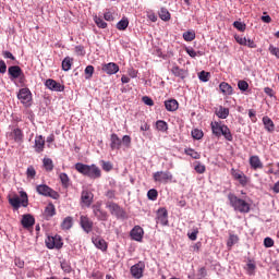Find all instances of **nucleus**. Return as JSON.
Returning <instances> with one entry per match:
<instances>
[{
	"label": "nucleus",
	"instance_id": "nucleus-20",
	"mask_svg": "<svg viewBox=\"0 0 279 279\" xmlns=\"http://www.w3.org/2000/svg\"><path fill=\"white\" fill-rule=\"evenodd\" d=\"M171 73L173 74L174 77H180V80H186L189 75L187 70L180 69V66L175 64L171 68Z\"/></svg>",
	"mask_w": 279,
	"mask_h": 279
},
{
	"label": "nucleus",
	"instance_id": "nucleus-50",
	"mask_svg": "<svg viewBox=\"0 0 279 279\" xmlns=\"http://www.w3.org/2000/svg\"><path fill=\"white\" fill-rule=\"evenodd\" d=\"M194 170L196 171V173H206V166L202 165V162L199 161H196Z\"/></svg>",
	"mask_w": 279,
	"mask_h": 279
},
{
	"label": "nucleus",
	"instance_id": "nucleus-57",
	"mask_svg": "<svg viewBox=\"0 0 279 279\" xmlns=\"http://www.w3.org/2000/svg\"><path fill=\"white\" fill-rule=\"evenodd\" d=\"M185 51H186V53L189 54L190 58H197V53L199 56H202L201 52L195 51V49H193V48H186Z\"/></svg>",
	"mask_w": 279,
	"mask_h": 279
},
{
	"label": "nucleus",
	"instance_id": "nucleus-64",
	"mask_svg": "<svg viewBox=\"0 0 279 279\" xmlns=\"http://www.w3.org/2000/svg\"><path fill=\"white\" fill-rule=\"evenodd\" d=\"M8 71V65L5 64V61L0 60V73H5Z\"/></svg>",
	"mask_w": 279,
	"mask_h": 279
},
{
	"label": "nucleus",
	"instance_id": "nucleus-47",
	"mask_svg": "<svg viewBox=\"0 0 279 279\" xmlns=\"http://www.w3.org/2000/svg\"><path fill=\"white\" fill-rule=\"evenodd\" d=\"M246 270L248 276H254V271H256V264L252 263V260H248L246 264Z\"/></svg>",
	"mask_w": 279,
	"mask_h": 279
},
{
	"label": "nucleus",
	"instance_id": "nucleus-18",
	"mask_svg": "<svg viewBox=\"0 0 279 279\" xmlns=\"http://www.w3.org/2000/svg\"><path fill=\"white\" fill-rule=\"evenodd\" d=\"M107 208L110 210L111 215H114L116 217H123L124 215L123 208L117 203H107Z\"/></svg>",
	"mask_w": 279,
	"mask_h": 279
},
{
	"label": "nucleus",
	"instance_id": "nucleus-42",
	"mask_svg": "<svg viewBox=\"0 0 279 279\" xmlns=\"http://www.w3.org/2000/svg\"><path fill=\"white\" fill-rule=\"evenodd\" d=\"M195 38V33L193 31H187L183 33V39L186 43H193V39Z\"/></svg>",
	"mask_w": 279,
	"mask_h": 279
},
{
	"label": "nucleus",
	"instance_id": "nucleus-46",
	"mask_svg": "<svg viewBox=\"0 0 279 279\" xmlns=\"http://www.w3.org/2000/svg\"><path fill=\"white\" fill-rule=\"evenodd\" d=\"M233 27L235 29H238V32H245V29H247V25H245V23L239 22V21H235L233 23Z\"/></svg>",
	"mask_w": 279,
	"mask_h": 279
},
{
	"label": "nucleus",
	"instance_id": "nucleus-40",
	"mask_svg": "<svg viewBox=\"0 0 279 279\" xmlns=\"http://www.w3.org/2000/svg\"><path fill=\"white\" fill-rule=\"evenodd\" d=\"M94 21H95L97 27H99L100 29H106V27H108V23H106L104 21V19H101L97 15L94 16Z\"/></svg>",
	"mask_w": 279,
	"mask_h": 279
},
{
	"label": "nucleus",
	"instance_id": "nucleus-4",
	"mask_svg": "<svg viewBox=\"0 0 279 279\" xmlns=\"http://www.w3.org/2000/svg\"><path fill=\"white\" fill-rule=\"evenodd\" d=\"M153 180L158 184H169L173 182V174L171 171H157L153 174Z\"/></svg>",
	"mask_w": 279,
	"mask_h": 279
},
{
	"label": "nucleus",
	"instance_id": "nucleus-14",
	"mask_svg": "<svg viewBox=\"0 0 279 279\" xmlns=\"http://www.w3.org/2000/svg\"><path fill=\"white\" fill-rule=\"evenodd\" d=\"M45 86H47L49 90H54V93H64V85L53 78L46 80Z\"/></svg>",
	"mask_w": 279,
	"mask_h": 279
},
{
	"label": "nucleus",
	"instance_id": "nucleus-63",
	"mask_svg": "<svg viewBox=\"0 0 279 279\" xmlns=\"http://www.w3.org/2000/svg\"><path fill=\"white\" fill-rule=\"evenodd\" d=\"M2 54H3V58H7L9 60H16V57H14V54H12V52L8 50L3 51Z\"/></svg>",
	"mask_w": 279,
	"mask_h": 279
},
{
	"label": "nucleus",
	"instance_id": "nucleus-26",
	"mask_svg": "<svg viewBox=\"0 0 279 279\" xmlns=\"http://www.w3.org/2000/svg\"><path fill=\"white\" fill-rule=\"evenodd\" d=\"M165 107L168 112H175L180 108V104L175 99H169L165 101Z\"/></svg>",
	"mask_w": 279,
	"mask_h": 279
},
{
	"label": "nucleus",
	"instance_id": "nucleus-27",
	"mask_svg": "<svg viewBox=\"0 0 279 279\" xmlns=\"http://www.w3.org/2000/svg\"><path fill=\"white\" fill-rule=\"evenodd\" d=\"M56 215V206L53 204H48L44 210V216L46 219H51Z\"/></svg>",
	"mask_w": 279,
	"mask_h": 279
},
{
	"label": "nucleus",
	"instance_id": "nucleus-37",
	"mask_svg": "<svg viewBox=\"0 0 279 279\" xmlns=\"http://www.w3.org/2000/svg\"><path fill=\"white\" fill-rule=\"evenodd\" d=\"M43 163L46 171H53V160L51 158H44Z\"/></svg>",
	"mask_w": 279,
	"mask_h": 279
},
{
	"label": "nucleus",
	"instance_id": "nucleus-52",
	"mask_svg": "<svg viewBox=\"0 0 279 279\" xmlns=\"http://www.w3.org/2000/svg\"><path fill=\"white\" fill-rule=\"evenodd\" d=\"M26 175L27 178H31V180H34V178H36V169L34 168V166H29L27 168Z\"/></svg>",
	"mask_w": 279,
	"mask_h": 279
},
{
	"label": "nucleus",
	"instance_id": "nucleus-44",
	"mask_svg": "<svg viewBox=\"0 0 279 279\" xmlns=\"http://www.w3.org/2000/svg\"><path fill=\"white\" fill-rule=\"evenodd\" d=\"M147 197L150 202H156L158 199V190L151 189L147 192Z\"/></svg>",
	"mask_w": 279,
	"mask_h": 279
},
{
	"label": "nucleus",
	"instance_id": "nucleus-54",
	"mask_svg": "<svg viewBox=\"0 0 279 279\" xmlns=\"http://www.w3.org/2000/svg\"><path fill=\"white\" fill-rule=\"evenodd\" d=\"M209 77H210V73L206 71H202L198 74V80H201V82H208Z\"/></svg>",
	"mask_w": 279,
	"mask_h": 279
},
{
	"label": "nucleus",
	"instance_id": "nucleus-11",
	"mask_svg": "<svg viewBox=\"0 0 279 279\" xmlns=\"http://www.w3.org/2000/svg\"><path fill=\"white\" fill-rule=\"evenodd\" d=\"M144 272H145V262H138L137 264L131 267V276L135 279L143 278Z\"/></svg>",
	"mask_w": 279,
	"mask_h": 279
},
{
	"label": "nucleus",
	"instance_id": "nucleus-25",
	"mask_svg": "<svg viewBox=\"0 0 279 279\" xmlns=\"http://www.w3.org/2000/svg\"><path fill=\"white\" fill-rule=\"evenodd\" d=\"M34 147H35V151H37V154L45 151V137H43V135L35 137V146Z\"/></svg>",
	"mask_w": 279,
	"mask_h": 279
},
{
	"label": "nucleus",
	"instance_id": "nucleus-3",
	"mask_svg": "<svg viewBox=\"0 0 279 279\" xmlns=\"http://www.w3.org/2000/svg\"><path fill=\"white\" fill-rule=\"evenodd\" d=\"M92 210L97 221H108L109 215L108 211L104 210L101 201H98L92 205Z\"/></svg>",
	"mask_w": 279,
	"mask_h": 279
},
{
	"label": "nucleus",
	"instance_id": "nucleus-21",
	"mask_svg": "<svg viewBox=\"0 0 279 279\" xmlns=\"http://www.w3.org/2000/svg\"><path fill=\"white\" fill-rule=\"evenodd\" d=\"M210 126H211V132L214 136H217V138H220L221 132L223 131V128H226V124L215 121L210 123Z\"/></svg>",
	"mask_w": 279,
	"mask_h": 279
},
{
	"label": "nucleus",
	"instance_id": "nucleus-60",
	"mask_svg": "<svg viewBox=\"0 0 279 279\" xmlns=\"http://www.w3.org/2000/svg\"><path fill=\"white\" fill-rule=\"evenodd\" d=\"M264 245H265V247H274V239L265 238L264 239Z\"/></svg>",
	"mask_w": 279,
	"mask_h": 279
},
{
	"label": "nucleus",
	"instance_id": "nucleus-62",
	"mask_svg": "<svg viewBox=\"0 0 279 279\" xmlns=\"http://www.w3.org/2000/svg\"><path fill=\"white\" fill-rule=\"evenodd\" d=\"M15 266L19 267L20 269H23L25 267V262H23L21 258L16 257L14 259Z\"/></svg>",
	"mask_w": 279,
	"mask_h": 279
},
{
	"label": "nucleus",
	"instance_id": "nucleus-13",
	"mask_svg": "<svg viewBox=\"0 0 279 279\" xmlns=\"http://www.w3.org/2000/svg\"><path fill=\"white\" fill-rule=\"evenodd\" d=\"M80 225L81 228H83L84 232H86V234H90V232H93V227L95 226V223L88 218V216H81Z\"/></svg>",
	"mask_w": 279,
	"mask_h": 279
},
{
	"label": "nucleus",
	"instance_id": "nucleus-31",
	"mask_svg": "<svg viewBox=\"0 0 279 279\" xmlns=\"http://www.w3.org/2000/svg\"><path fill=\"white\" fill-rule=\"evenodd\" d=\"M263 123H264L267 132H274V130H275L274 121L270 120L269 117H264L263 118Z\"/></svg>",
	"mask_w": 279,
	"mask_h": 279
},
{
	"label": "nucleus",
	"instance_id": "nucleus-38",
	"mask_svg": "<svg viewBox=\"0 0 279 279\" xmlns=\"http://www.w3.org/2000/svg\"><path fill=\"white\" fill-rule=\"evenodd\" d=\"M128 25H130V21L128 19H122L117 24V29H119L120 32H125V29H128Z\"/></svg>",
	"mask_w": 279,
	"mask_h": 279
},
{
	"label": "nucleus",
	"instance_id": "nucleus-23",
	"mask_svg": "<svg viewBox=\"0 0 279 279\" xmlns=\"http://www.w3.org/2000/svg\"><path fill=\"white\" fill-rule=\"evenodd\" d=\"M143 234H145V232L143 231L141 226H135L131 230V238L133 239V241H143Z\"/></svg>",
	"mask_w": 279,
	"mask_h": 279
},
{
	"label": "nucleus",
	"instance_id": "nucleus-56",
	"mask_svg": "<svg viewBox=\"0 0 279 279\" xmlns=\"http://www.w3.org/2000/svg\"><path fill=\"white\" fill-rule=\"evenodd\" d=\"M121 141L124 147H130V145H132V137H130V135H124Z\"/></svg>",
	"mask_w": 279,
	"mask_h": 279
},
{
	"label": "nucleus",
	"instance_id": "nucleus-5",
	"mask_svg": "<svg viewBox=\"0 0 279 279\" xmlns=\"http://www.w3.org/2000/svg\"><path fill=\"white\" fill-rule=\"evenodd\" d=\"M231 177L233 178V180L239 182L240 186H246L247 184H250V178L247 175H245V173L239 169L232 168Z\"/></svg>",
	"mask_w": 279,
	"mask_h": 279
},
{
	"label": "nucleus",
	"instance_id": "nucleus-1",
	"mask_svg": "<svg viewBox=\"0 0 279 279\" xmlns=\"http://www.w3.org/2000/svg\"><path fill=\"white\" fill-rule=\"evenodd\" d=\"M228 199L231 208L235 213H241L242 215H247L250 210H252V205L247 203V201L236 196L234 193H229L228 194Z\"/></svg>",
	"mask_w": 279,
	"mask_h": 279
},
{
	"label": "nucleus",
	"instance_id": "nucleus-15",
	"mask_svg": "<svg viewBox=\"0 0 279 279\" xmlns=\"http://www.w3.org/2000/svg\"><path fill=\"white\" fill-rule=\"evenodd\" d=\"M101 71L107 75H117V73H119V64L114 62L104 63Z\"/></svg>",
	"mask_w": 279,
	"mask_h": 279
},
{
	"label": "nucleus",
	"instance_id": "nucleus-9",
	"mask_svg": "<svg viewBox=\"0 0 279 279\" xmlns=\"http://www.w3.org/2000/svg\"><path fill=\"white\" fill-rule=\"evenodd\" d=\"M24 138L25 134L23 133V130H21V128L19 126L13 128L9 133V140L13 141V143H17L19 145L23 143Z\"/></svg>",
	"mask_w": 279,
	"mask_h": 279
},
{
	"label": "nucleus",
	"instance_id": "nucleus-2",
	"mask_svg": "<svg viewBox=\"0 0 279 279\" xmlns=\"http://www.w3.org/2000/svg\"><path fill=\"white\" fill-rule=\"evenodd\" d=\"M75 169L78 173H82V175L90 178V180H99V178H101V169L96 165L88 166L86 163L77 162L75 163Z\"/></svg>",
	"mask_w": 279,
	"mask_h": 279
},
{
	"label": "nucleus",
	"instance_id": "nucleus-51",
	"mask_svg": "<svg viewBox=\"0 0 279 279\" xmlns=\"http://www.w3.org/2000/svg\"><path fill=\"white\" fill-rule=\"evenodd\" d=\"M95 73V66H93V65H87L86 68H85V75H87L86 76V80H90V77H93V74Z\"/></svg>",
	"mask_w": 279,
	"mask_h": 279
},
{
	"label": "nucleus",
	"instance_id": "nucleus-43",
	"mask_svg": "<svg viewBox=\"0 0 279 279\" xmlns=\"http://www.w3.org/2000/svg\"><path fill=\"white\" fill-rule=\"evenodd\" d=\"M61 269L64 271V274H71L73 271V268L71 267V263L63 260L61 262Z\"/></svg>",
	"mask_w": 279,
	"mask_h": 279
},
{
	"label": "nucleus",
	"instance_id": "nucleus-49",
	"mask_svg": "<svg viewBox=\"0 0 279 279\" xmlns=\"http://www.w3.org/2000/svg\"><path fill=\"white\" fill-rule=\"evenodd\" d=\"M197 234H199L198 228H193L191 233H187L190 241H197Z\"/></svg>",
	"mask_w": 279,
	"mask_h": 279
},
{
	"label": "nucleus",
	"instance_id": "nucleus-6",
	"mask_svg": "<svg viewBox=\"0 0 279 279\" xmlns=\"http://www.w3.org/2000/svg\"><path fill=\"white\" fill-rule=\"evenodd\" d=\"M36 192L44 197H52V199H58V192L49 187L47 184H40L36 186Z\"/></svg>",
	"mask_w": 279,
	"mask_h": 279
},
{
	"label": "nucleus",
	"instance_id": "nucleus-61",
	"mask_svg": "<svg viewBox=\"0 0 279 279\" xmlns=\"http://www.w3.org/2000/svg\"><path fill=\"white\" fill-rule=\"evenodd\" d=\"M142 101H144V104H145L146 106H154V100H153L150 97H148V96H144V97L142 98Z\"/></svg>",
	"mask_w": 279,
	"mask_h": 279
},
{
	"label": "nucleus",
	"instance_id": "nucleus-39",
	"mask_svg": "<svg viewBox=\"0 0 279 279\" xmlns=\"http://www.w3.org/2000/svg\"><path fill=\"white\" fill-rule=\"evenodd\" d=\"M156 128L159 132H167V130H169V125L165 122V120H158L156 122Z\"/></svg>",
	"mask_w": 279,
	"mask_h": 279
},
{
	"label": "nucleus",
	"instance_id": "nucleus-33",
	"mask_svg": "<svg viewBox=\"0 0 279 279\" xmlns=\"http://www.w3.org/2000/svg\"><path fill=\"white\" fill-rule=\"evenodd\" d=\"M62 230H71L73 228V218L72 217H66L61 223Z\"/></svg>",
	"mask_w": 279,
	"mask_h": 279
},
{
	"label": "nucleus",
	"instance_id": "nucleus-48",
	"mask_svg": "<svg viewBox=\"0 0 279 279\" xmlns=\"http://www.w3.org/2000/svg\"><path fill=\"white\" fill-rule=\"evenodd\" d=\"M59 178L61 180L62 186H64V189H68L69 187V175L66 173L62 172V173H60Z\"/></svg>",
	"mask_w": 279,
	"mask_h": 279
},
{
	"label": "nucleus",
	"instance_id": "nucleus-24",
	"mask_svg": "<svg viewBox=\"0 0 279 279\" xmlns=\"http://www.w3.org/2000/svg\"><path fill=\"white\" fill-rule=\"evenodd\" d=\"M21 223L23 228H32L36 223V219H34V216L26 214L23 216Z\"/></svg>",
	"mask_w": 279,
	"mask_h": 279
},
{
	"label": "nucleus",
	"instance_id": "nucleus-17",
	"mask_svg": "<svg viewBox=\"0 0 279 279\" xmlns=\"http://www.w3.org/2000/svg\"><path fill=\"white\" fill-rule=\"evenodd\" d=\"M248 165L253 171H258V169H263L264 165L263 161L260 160V157L258 155H253L248 159Z\"/></svg>",
	"mask_w": 279,
	"mask_h": 279
},
{
	"label": "nucleus",
	"instance_id": "nucleus-35",
	"mask_svg": "<svg viewBox=\"0 0 279 279\" xmlns=\"http://www.w3.org/2000/svg\"><path fill=\"white\" fill-rule=\"evenodd\" d=\"M236 243H239V235L230 234L229 239L227 241V247H229V250H231V247L233 245H236Z\"/></svg>",
	"mask_w": 279,
	"mask_h": 279
},
{
	"label": "nucleus",
	"instance_id": "nucleus-58",
	"mask_svg": "<svg viewBox=\"0 0 279 279\" xmlns=\"http://www.w3.org/2000/svg\"><path fill=\"white\" fill-rule=\"evenodd\" d=\"M268 51H270L271 56H276L279 59V48L278 47L270 45L268 48Z\"/></svg>",
	"mask_w": 279,
	"mask_h": 279
},
{
	"label": "nucleus",
	"instance_id": "nucleus-7",
	"mask_svg": "<svg viewBox=\"0 0 279 279\" xmlns=\"http://www.w3.org/2000/svg\"><path fill=\"white\" fill-rule=\"evenodd\" d=\"M62 238L60 235L48 236L46 239V246L48 250H62Z\"/></svg>",
	"mask_w": 279,
	"mask_h": 279
},
{
	"label": "nucleus",
	"instance_id": "nucleus-32",
	"mask_svg": "<svg viewBox=\"0 0 279 279\" xmlns=\"http://www.w3.org/2000/svg\"><path fill=\"white\" fill-rule=\"evenodd\" d=\"M221 136H223L226 138V141H229L230 143H231V141L234 140V137L232 136V132L230 131V128H228V125H226V124L222 129Z\"/></svg>",
	"mask_w": 279,
	"mask_h": 279
},
{
	"label": "nucleus",
	"instance_id": "nucleus-53",
	"mask_svg": "<svg viewBox=\"0 0 279 279\" xmlns=\"http://www.w3.org/2000/svg\"><path fill=\"white\" fill-rule=\"evenodd\" d=\"M238 88H240L243 93H245V90L250 88V84L247 83V81H239Z\"/></svg>",
	"mask_w": 279,
	"mask_h": 279
},
{
	"label": "nucleus",
	"instance_id": "nucleus-12",
	"mask_svg": "<svg viewBox=\"0 0 279 279\" xmlns=\"http://www.w3.org/2000/svg\"><path fill=\"white\" fill-rule=\"evenodd\" d=\"M8 73L10 75L11 80H25V74L23 73V70L19 65H13L8 69Z\"/></svg>",
	"mask_w": 279,
	"mask_h": 279
},
{
	"label": "nucleus",
	"instance_id": "nucleus-10",
	"mask_svg": "<svg viewBox=\"0 0 279 279\" xmlns=\"http://www.w3.org/2000/svg\"><path fill=\"white\" fill-rule=\"evenodd\" d=\"M95 199V194L88 190H83L81 193V205L85 208H90Z\"/></svg>",
	"mask_w": 279,
	"mask_h": 279
},
{
	"label": "nucleus",
	"instance_id": "nucleus-8",
	"mask_svg": "<svg viewBox=\"0 0 279 279\" xmlns=\"http://www.w3.org/2000/svg\"><path fill=\"white\" fill-rule=\"evenodd\" d=\"M17 99L21 100V104H23V106H32V92L29 90V88L25 87L20 89L17 94Z\"/></svg>",
	"mask_w": 279,
	"mask_h": 279
},
{
	"label": "nucleus",
	"instance_id": "nucleus-29",
	"mask_svg": "<svg viewBox=\"0 0 279 279\" xmlns=\"http://www.w3.org/2000/svg\"><path fill=\"white\" fill-rule=\"evenodd\" d=\"M62 71H71V66H73V58L65 57L61 63Z\"/></svg>",
	"mask_w": 279,
	"mask_h": 279
},
{
	"label": "nucleus",
	"instance_id": "nucleus-45",
	"mask_svg": "<svg viewBox=\"0 0 279 279\" xmlns=\"http://www.w3.org/2000/svg\"><path fill=\"white\" fill-rule=\"evenodd\" d=\"M9 204L13 206V208H21V198L19 196L12 197L9 199Z\"/></svg>",
	"mask_w": 279,
	"mask_h": 279
},
{
	"label": "nucleus",
	"instance_id": "nucleus-36",
	"mask_svg": "<svg viewBox=\"0 0 279 279\" xmlns=\"http://www.w3.org/2000/svg\"><path fill=\"white\" fill-rule=\"evenodd\" d=\"M185 154L186 156H191L194 160H199L202 158V155L193 148L185 149Z\"/></svg>",
	"mask_w": 279,
	"mask_h": 279
},
{
	"label": "nucleus",
	"instance_id": "nucleus-34",
	"mask_svg": "<svg viewBox=\"0 0 279 279\" xmlns=\"http://www.w3.org/2000/svg\"><path fill=\"white\" fill-rule=\"evenodd\" d=\"M159 19H161V21H171V13H169V10L166 8H161L159 11Z\"/></svg>",
	"mask_w": 279,
	"mask_h": 279
},
{
	"label": "nucleus",
	"instance_id": "nucleus-59",
	"mask_svg": "<svg viewBox=\"0 0 279 279\" xmlns=\"http://www.w3.org/2000/svg\"><path fill=\"white\" fill-rule=\"evenodd\" d=\"M208 276V272L206 271V267H202L198 269V279H204Z\"/></svg>",
	"mask_w": 279,
	"mask_h": 279
},
{
	"label": "nucleus",
	"instance_id": "nucleus-16",
	"mask_svg": "<svg viewBox=\"0 0 279 279\" xmlns=\"http://www.w3.org/2000/svg\"><path fill=\"white\" fill-rule=\"evenodd\" d=\"M157 223H160V226H169V213L167 211V208L158 209Z\"/></svg>",
	"mask_w": 279,
	"mask_h": 279
},
{
	"label": "nucleus",
	"instance_id": "nucleus-19",
	"mask_svg": "<svg viewBox=\"0 0 279 279\" xmlns=\"http://www.w3.org/2000/svg\"><path fill=\"white\" fill-rule=\"evenodd\" d=\"M92 242L95 247H97V250H100V252H108V242H106V240H104L102 238H92Z\"/></svg>",
	"mask_w": 279,
	"mask_h": 279
},
{
	"label": "nucleus",
	"instance_id": "nucleus-55",
	"mask_svg": "<svg viewBox=\"0 0 279 279\" xmlns=\"http://www.w3.org/2000/svg\"><path fill=\"white\" fill-rule=\"evenodd\" d=\"M101 168L104 171H112V163L110 161H101Z\"/></svg>",
	"mask_w": 279,
	"mask_h": 279
},
{
	"label": "nucleus",
	"instance_id": "nucleus-22",
	"mask_svg": "<svg viewBox=\"0 0 279 279\" xmlns=\"http://www.w3.org/2000/svg\"><path fill=\"white\" fill-rule=\"evenodd\" d=\"M122 141L116 133L110 136V147L112 151L121 149Z\"/></svg>",
	"mask_w": 279,
	"mask_h": 279
},
{
	"label": "nucleus",
	"instance_id": "nucleus-41",
	"mask_svg": "<svg viewBox=\"0 0 279 279\" xmlns=\"http://www.w3.org/2000/svg\"><path fill=\"white\" fill-rule=\"evenodd\" d=\"M192 137L195 141H202V138H204V131H202L199 129L192 130Z\"/></svg>",
	"mask_w": 279,
	"mask_h": 279
},
{
	"label": "nucleus",
	"instance_id": "nucleus-30",
	"mask_svg": "<svg viewBox=\"0 0 279 279\" xmlns=\"http://www.w3.org/2000/svg\"><path fill=\"white\" fill-rule=\"evenodd\" d=\"M216 114L219 119H228V116L230 114V109L220 106L219 109L216 111Z\"/></svg>",
	"mask_w": 279,
	"mask_h": 279
},
{
	"label": "nucleus",
	"instance_id": "nucleus-28",
	"mask_svg": "<svg viewBox=\"0 0 279 279\" xmlns=\"http://www.w3.org/2000/svg\"><path fill=\"white\" fill-rule=\"evenodd\" d=\"M219 88H220V93H222V95H226V96H230L233 93V89L230 86V84L226 82L220 83Z\"/></svg>",
	"mask_w": 279,
	"mask_h": 279
}]
</instances>
